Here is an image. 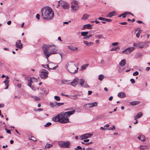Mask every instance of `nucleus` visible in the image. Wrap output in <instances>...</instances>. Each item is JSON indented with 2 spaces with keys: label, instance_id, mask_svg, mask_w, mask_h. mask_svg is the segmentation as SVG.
Wrapping results in <instances>:
<instances>
[{
  "label": "nucleus",
  "instance_id": "nucleus-21",
  "mask_svg": "<svg viewBox=\"0 0 150 150\" xmlns=\"http://www.w3.org/2000/svg\"><path fill=\"white\" fill-rule=\"evenodd\" d=\"M115 11H113L109 13L108 15L106 16V17L108 18H111L115 15Z\"/></svg>",
  "mask_w": 150,
  "mask_h": 150
},
{
  "label": "nucleus",
  "instance_id": "nucleus-45",
  "mask_svg": "<svg viewBox=\"0 0 150 150\" xmlns=\"http://www.w3.org/2000/svg\"><path fill=\"white\" fill-rule=\"evenodd\" d=\"M3 83H5V85H6V84H8V83H9V81L6 79V80L4 81Z\"/></svg>",
  "mask_w": 150,
  "mask_h": 150
},
{
  "label": "nucleus",
  "instance_id": "nucleus-33",
  "mask_svg": "<svg viewBox=\"0 0 150 150\" xmlns=\"http://www.w3.org/2000/svg\"><path fill=\"white\" fill-rule=\"evenodd\" d=\"M92 104V106L93 107L97 106L98 105V103L96 102L91 103Z\"/></svg>",
  "mask_w": 150,
  "mask_h": 150
},
{
  "label": "nucleus",
  "instance_id": "nucleus-10",
  "mask_svg": "<svg viewBox=\"0 0 150 150\" xmlns=\"http://www.w3.org/2000/svg\"><path fill=\"white\" fill-rule=\"evenodd\" d=\"M135 49L134 47H129L126 49L125 50L123 51L122 52L123 53H125L127 54H130Z\"/></svg>",
  "mask_w": 150,
  "mask_h": 150
},
{
  "label": "nucleus",
  "instance_id": "nucleus-3",
  "mask_svg": "<svg viewBox=\"0 0 150 150\" xmlns=\"http://www.w3.org/2000/svg\"><path fill=\"white\" fill-rule=\"evenodd\" d=\"M75 112V110L71 111H69L64 112H61L59 114L60 123L64 124L69 122L68 117L74 114Z\"/></svg>",
  "mask_w": 150,
  "mask_h": 150
},
{
  "label": "nucleus",
  "instance_id": "nucleus-12",
  "mask_svg": "<svg viewBox=\"0 0 150 150\" xmlns=\"http://www.w3.org/2000/svg\"><path fill=\"white\" fill-rule=\"evenodd\" d=\"M79 83V80L78 78L76 77L73 80V81L70 82V83L71 86L75 87Z\"/></svg>",
  "mask_w": 150,
  "mask_h": 150
},
{
  "label": "nucleus",
  "instance_id": "nucleus-44",
  "mask_svg": "<svg viewBox=\"0 0 150 150\" xmlns=\"http://www.w3.org/2000/svg\"><path fill=\"white\" fill-rule=\"evenodd\" d=\"M90 38H89V37L88 36V35H86V36H85V37H83V39H85L86 40H87L89 39Z\"/></svg>",
  "mask_w": 150,
  "mask_h": 150
},
{
  "label": "nucleus",
  "instance_id": "nucleus-52",
  "mask_svg": "<svg viewBox=\"0 0 150 150\" xmlns=\"http://www.w3.org/2000/svg\"><path fill=\"white\" fill-rule=\"evenodd\" d=\"M100 129L101 130H108V129L106 128H105V127H100Z\"/></svg>",
  "mask_w": 150,
  "mask_h": 150
},
{
  "label": "nucleus",
  "instance_id": "nucleus-15",
  "mask_svg": "<svg viewBox=\"0 0 150 150\" xmlns=\"http://www.w3.org/2000/svg\"><path fill=\"white\" fill-rule=\"evenodd\" d=\"M42 66L45 68H48V70H50V69L55 70L58 67V66L57 65L56 66L53 67V68H50L49 67V65L48 64H46L45 66L43 64H42Z\"/></svg>",
  "mask_w": 150,
  "mask_h": 150
},
{
  "label": "nucleus",
  "instance_id": "nucleus-43",
  "mask_svg": "<svg viewBox=\"0 0 150 150\" xmlns=\"http://www.w3.org/2000/svg\"><path fill=\"white\" fill-rule=\"evenodd\" d=\"M49 64H50V67H51V68H53V67L52 68L54 65H55V64L51 62H50L49 63Z\"/></svg>",
  "mask_w": 150,
  "mask_h": 150
},
{
  "label": "nucleus",
  "instance_id": "nucleus-47",
  "mask_svg": "<svg viewBox=\"0 0 150 150\" xmlns=\"http://www.w3.org/2000/svg\"><path fill=\"white\" fill-rule=\"evenodd\" d=\"M67 81V80H61V83L62 84H65L66 83Z\"/></svg>",
  "mask_w": 150,
  "mask_h": 150
},
{
  "label": "nucleus",
  "instance_id": "nucleus-36",
  "mask_svg": "<svg viewBox=\"0 0 150 150\" xmlns=\"http://www.w3.org/2000/svg\"><path fill=\"white\" fill-rule=\"evenodd\" d=\"M145 140V137L143 135H141V141L142 142H144Z\"/></svg>",
  "mask_w": 150,
  "mask_h": 150
},
{
  "label": "nucleus",
  "instance_id": "nucleus-46",
  "mask_svg": "<svg viewBox=\"0 0 150 150\" xmlns=\"http://www.w3.org/2000/svg\"><path fill=\"white\" fill-rule=\"evenodd\" d=\"M139 74V72L137 71H136L133 74V75L134 76H137Z\"/></svg>",
  "mask_w": 150,
  "mask_h": 150
},
{
  "label": "nucleus",
  "instance_id": "nucleus-42",
  "mask_svg": "<svg viewBox=\"0 0 150 150\" xmlns=\"http://www.w3.org/2000/svg\"><path fill=\"white\" fill-rule=\"evenodd\" d=\"M81 149L82 148L80 146H78L76 148H74V149L75 150H79V149L81 150Z\"/></svg>",
  "mask_w": 150,
  "mask_h": 150
},
{
  "label": "nucleus",
  "instance_id": "nucleus-25",
  "mask_svg": "<svg viewBox=\"0 0 150 150\" xmlns=\"http://www.w3.org/2000/svg\"><path fill=\"white\" fill-rule=\"evenodd\" d=\"M89 17V15H88L87 14H84V15L83 16V17H82L81 19L83 20H86Z\"/></svg>",
  "mask_w": 150,
  "mask_h": 150
},
{
  "label": "nucleus",
  "instance_id": "nucleus-61",
  "mask_svg": "<svg viewBox=\"0 0 150 150\" xmlns=\"http://www.w3.org/2000/svg\"><path fill=\"white\" fill-rule=\"evenodd\" d=\"M100 63L102 64H103L105 63V61L103 59H101L100 61Z\"/></svg>",
  "mask_w": 150,
  "mask_h": 150
},
{
  "label": "nucleus",
  "instance_id": "nucleus-22",
  "mask_svg": "<svg viewBox=\"0 0 150 150\" xmlns=\"http://www.w3.org/2000/svg\"><path fill=\"white\" fill-rule=\"evenodd\" d=\"M140 102L138 101H135L130 102V104L132 106H134L139 103Z\"/></svg>",
  "mask_w": 150,
  "mask_h": 150
},
{
  "label": "nucleus",
  "instance_id": "nucleus-40",
  "mask_svg": "<svg viewBox=\"0 0 150 150\" xmlns=\"http://www.w3.org/2000/svg\"><path fill=\"white\" fill-rule=\"evenodd\" d=\"M54 99L57 101H59L60 100V98L59 96H54Z\"/></svg>",
  "mask_w": 150,
  "mask_h": 150
},
{
  "label": "nucleus",
  "instance_id": "nucleus-59",
  "mask_svg": "<svg viewBox=\"0 0 150 150\" xmlns=\"http://www.w3.org/2000/svg\"><path fill=\"white\" fill-rule=\"evenodd\" d=\"M5 130H6V132L7 133L10 134H11V131L7 129H6Z\"/></svg>",
  "mask_w": 150,
  "mask_h": 150
},
{
  "label": "nucleus",
  "instance_id": "nucleus-38",
  "mask_svg": "<svg viewBox=\"0 0 150 150\" xmlns=\"http://www.w3.org/2000/svg\"><path fill=\"white\" fill-rule=\"evenodd\" d=\"M31 138H29V140H31L35 142H36L37 141V139L33 136H32L31 137Z\"/></svg>",
  "mask_w": 150,
  "mask_h": 150
},
{
  "label": "nucleus",
  "instance_id": "nucleus-20",
  "mask_svg": "<svg viewBox=\"0 0 150 150\" xmlns=\"http://www.w3.org/2000/svg\"><path fill=\"white\" fill-rule=\"evenodd\" d=\"M126 64V59H123L121 60V62L119 63V65L122 66L123 67Z\"/></svg>",
  "mask_w": 150,
  "mask_h": 150
},
{
  "label": "nucleus",
  "instance_id": "nucleus-1",
  "mask_svg": "<svg viewBox=\"0 0 150 150\" xmlns=\"http://www.w3.org/2000/svg\"><path fill=\"white\" fill-rule=\"evenodd\" d=\"M42 16L43 19L49 21L52 19L54 17V14L52 9L49 6L42 8L41 10Z\"/></svg>",
  "mask_w": 150,
  "mask_h": 150
},
{
  "label": "nucleus",
  "instance_id": "nucleus-64",
  "mask_svg": "<svg viewBox=\"0 0 150 150\" xmlns=\"http://www.w3.org/2000/svg\"><path fill=\"white\" fill-rule=\"evenodd\" d=\"M124 70V69L123 68H120L119 70V72H122Z\"/></svg>",
  "mask_w": 150,
  "mask_h": 150
},
{
  "label": "nucleus",
  "instance_id": "nucleus-8",
  "mask_svg": "<svg viewBox=\"0 0 150 150\" xmlns=\"http://www.w3.org/2000/svg\"><path fill=\"white\" fill-rule=\"evenodd\" d=\"M71 7L73 11H75L77 10L79 8L77 1L76 0L74 1L72 3Z\"/></svg>",
  "mask_w": 150,
  "mask_h": 150
},
{
  "label": "nucleus",
  "instance_id": "nucleus-56",
  "mask_svg": "<svg viewBox=\"0 0 150 150\" xmlns=\"http://www.w3.org/2000/svg\"><path fill=\"white\" fill-rule=\"evenodd\" d=\"M130 81L133 84L134 83H135L134 80L133 79H131L130 80Z\"/></svg>",
  "mask_w": 150,
  "mask_h": 150
},
{
  "label": "nucleus",
  "instance_id": "nucleus-34",
  "mask_svg": "<svg viewBox=\"0 0 150 150\" xmlns=\"http://www.w3.org/2000/svg\"><path fill=\"white\" fill-rule=\"evenodd\" d=\"M120 48V47H112L111 50V51H115L117 49H119Z\"/></svg>",
  "mask_w": 150,
  "mask_h": 150
},
{
  "label": "nucleus",
  "instance_id": "nucleus-11",
  "mask_svg": "<svg viewBox=\"0 0 150 150\" xmlns=\"http://www.w3.org/2000/svg\"><path fill=\"white\" fill-rule=\"evenodd\" d=\"M79 83L80 84L81 86L84 88L89 87V86L87 84L86 82L84 79H80L79 80Z\"/></svg>",
  "mask_w": 150,
  "mask_h": 150
},
{
  "label": "nucleus",
  "instance_id": "nucleus-35",
  "mask_svg": "<svg viewBox=\"0 0 150 150\" xmlns=\"http://www.w3.org/2000/svg\"><path fill=\"white\" fill-rule=\"evenodd\" d=\"M115 126L113 125L112 127H110L108 129V130H115Z\"/></svg>",
  "mask_w": 150,
  "mask_h": 150
},
{
  "label": "nucleus",
  "instance_id": "nucleus-2",
  "mask_svg": "<svg viewBox=\"0 0 150 150\" xmlns=\"http://www.w3.org/2000/svg\"><path fill=\"white\" fill-rule=\"evenodd\" d=\"M42 50L46 59L48 60V58L52 54L57 53V50L55 46L53 45H43Z\"/></svg>",
  "mask_w": 150,
  "mask_h": 150
},
{
  "label": "nucleus",
  "instance_id": "nucleus-39",
  "mask_svg": "<svg viewBox=\"0 0 150 150\" xmlns=\"http://www.w3.org/2000/svg\"><path fill=\"white\" fill-rule=\"evenodd\" d=\"M33 98L36 101L39 100H40V98L39 97L36 96H33Z\"/></svg>",
  "mask_w": 150,
  "mask_h": 150
},
{
  "label": "nucleus",
  "instance_id": "nucleus-60",
  "mask_svg": "<svg viewBox=\"0 0 150 150\" xmlns=\"http://www.w3.org/2000/svg\"><path fill=\"white\" fill-rule=\"evenodd\" d=\"M126 14H127V15L128 14H130L132 16H134V15L132 13H131L130 12H126Z\"/></svg>",
  "mask_w": 150,
  "mask_h": 150
},
{
  "label": "nucleus",
  "instance_id": "nucleus-27",
  "mask_svg": "<svg viewBox=\"0 0 150 150\" xmlns=\"http://www.w3.org/2000/svg\"><path fill=\"white\" fill-rule=\"evenodd\" d=\"M148 148V146L146 145H141L139 147L140 149L142 150H144L145 149H147Z\"/></svg>",
  "mask_w": 150,
  "mask_h": 150
},
{
  "label": "nucleus",
  "instance_id": "nucleus-9",
  "mask_svg": "<svg viewBox=\"0 0 150 150\" xmlns=\"http://www.w3.org/2000/svg\"><path fill=\"white\" fill-rule=\"evenodd\" d=\"M145 43L144 42H140L139 43H134L133 44V46L137 48H139L142 49L144 47Z\"/></svg>",
  "mask_w": 150,
  "mask_h": 150
},
{
  "label": "nucleus",
  "instance_id": "nucleus-50",
  "mask_svg": "<svg viewBox=\"0 0 150 150\" xmlns=\"http://www.w3.org/2000/svg\"><path fill=\"white\" fill-rule=\"evenodd\" d=\"M140 31H139V32H138L136 34V37L137 38H139V37L140 35Z\"/></svg>",
  "mask_w": 150,
  "mask_h": 150
},
{
  "label": "nucleus",
  "instance_id": "nucleus-57",
  "mask_svg": "<svg viewBox=\"0 0 150 150\" xmlns=\"http://www.w3.org/2000/svg\"><path fill=\"white\" fill-rule=\"evenodd\" d=\"M119 24L121 25H125L127 24V23L126 22H120Z\"/></svg>",
  "mask_w": 150,
  "mask_h": 150
},
{
  "label": "nucleus",
  "instance_id": "nucleus-53",
  "mask_svg": "<svg viewBox=\"0 0 150 150\" xmlns=\"http://www.w3.org/2000/svg\"><path fill=\"white\" fill-rule=\"evenodd\" d=\"M112 20L109 19H108L106 18H105V21H106L107 22H110Z\"/></svg>",
  "mask_w": 150,
  "mask_h": 150
},
{
  "label": "nucleus",
  "instance_id": "nucleus-23",
  "mask_svg": "<svg viewBox=\"0 0 150 150\" xmlns=\"http://www.w3.org/2000/svg\"><path fill=\"white\" fill-rule=\"evenodd\" d=\"M92 135V134L89 133H86L83 134V136H84L85 139L91 137Z\"/></svg>",
  "mask_w": 150,
  "mask_h": 150
},
{
  "label": "nucleus",
  "instance_id": "nucleus-48",
  "mask_svg": "<svg viewBox=\"0 0 150 150\" xmlns=\"http://www.w3.org/2000/svg\"><path fill=\"white\" fill-rule=\"evenodd\" d=\"M51 124V123L50 122H48L45 125V126L46 127H48L50 126Z\"/></svg>",
  "mask_w": 150,
  "mask_h": 150
},
{
  "label": "nucleus",
  "instance_id": "nucleus-54",
  "mask_svg": "<svg viewBox=\"0 0 150 150\" xmlns=\"http://www.w3.org/2000/svg\"><path fill=\"white\" fill-rule=\"evenodd\" d=\"M64 104V103H59L57 102V107L62 105Z\"/></svg>",
  "mask_w": 150,
  "mask_h": 150
},
{
  "label": "nucleus",
  "instance_id": "nucleus-16",
  "mask_svg": "<svg viewBox=\"0 0 150 150\" xmlns=\"http://www.w3.org/2000/svg\"><path fill=\"white\" fill-rule=\"evenodd\" d=\"M85 29H92V25L90 24L84 25L83 26V27L81 28L82 30H84Z\"/></svg>",
  "mask_w": 150,
  "mask_h": 150
},
{
  "label": "nucleus",
  "instance_id": "nucleus-49",
  "mask_svg": "<svg viewBox=\"0 0 150 150\" xmlns=\"http://www.w3.org/2000/svg\"><path fill=\"white\" fill-rule=\"evenodd\" d=\"M142 56V54L141 53H139L137 57H136L137 59L138 58H140Z\"/></svg>",
  "mask_w": 150,
  "mask_h": 150
},
{
  "label": "nucleus",
  "instance_id": "nucleus-58",
  "mask_svg": "<svg viewBox=\"0 0 150 150\" xmlns=\"http://www.w3.org/2000/svg\"><path fill=\"white\" fill-rule=\"evenodd\" d=\"M40 17V15L39 14H36V17L37 19L39 20Z\"/></svg>",
  "mask_w": 150,
  "mask_h": 150
},
{
  "label": "nucleus",
  "instance_id": "nucleus-18",
  "mask_svg": "<svg viewBox=\"0 0 150 150\" xmlns=\"http://www.w3.org/2000/svg\"><path fill=\"white\" fill-rule=\"evenodd\" d=\"M117 96L119 98H123L126 97V95L124 92H121L118 93Z\"/></svg>",
  "mask_w": 150,
  "mask_h": 150
},
{
  "label": "nucleus",
  "instance_id": "nucleus-6",
  "mask_svg": "<svg viewBox=\"0 0 150 150\" xmlns=\"http://www.w3.org/2000/svg\"><path fill=\"white\" fill-rule=\"evenodd\" d=\"M58 144L60 147L62 148H68L70 145L69 142L66 141H59L58 142Z\"/></svg>",
  "mask_w": 150,
  "mask_h": 150
},
{
  "label": "nucleus",
  "instance_id": "nucleus-19",
  "mask_svg": "<svg viewBox=\"0 0 150 150\" xmlns=\"http://www.w3.org/2000/svg\"><path fill=\"white\" fill-rule=\"evenodd\" d=\"M67 47L68 49L73 51H75L78 50L77 47H74L72 46H68Z\"/></svg>",
  "mask_w": 150,
  "mask_h": 150
},
{
  "label": "nucleus",
  "instance_id": "nucleus-37",
  "mask_svg": "<svg viewBox=\"0 0 150 150\" xmlns=\"http://www.w3.org/2000/svg\"><path fill=\"white\" fill-rule=\"evenodd\" d=\"M89 108L88 103L85 104L83 106V108L84 109H87Z\"/></svg>",
  "mask_w": 150,
  "mask_h": 150
},
{
  "label": "nucleus",
  "instance_id": "nucleus-30",
  "mask_svg": "<svg viewBox=\"0 0 150 150\" xmlns=\"http://www.w3.org/2000/svg\"><path fill=\"white\" fill-rule=\"evenodd\" d=\"M95 37L96 39H100L102 38L103 36L101 35L98 34V35H95Z\"/></svg>",
  "mask_w": 150,
  "mask_h": 150
},
{
  "label": "nucleus",
  "instance_id": "nucleus-14",
  "mask_svg": "<svg viewBox=\"0 0 150 150\" xmlns=\"http://www.w3.org/2000/svg\"><path fill=\"white\" fill-rule=\"evenodd\" d=\"M52 120L54 122H60V120L59 114L53 117Z\"/></svg>",
  "mask_w": 150,
  "mask_h": 150
},
{
  "label": "nucleus",
  "instance_id": "nucleus-51",
  "mask_svg": "<svg viewBox=\"0 0 150 150\" xmlns=\"http://www.w3.org/2000/svg\"><path fill=\"white\" fill-rule=\"evenodd\" d=\"M105 18H103L102 17H100L98 18V19L99 20L102 21H105Z\"/></svg>",
  "mask_w": 150,
  "mask_h": 150
},
{
  "label": "nucleus",
  "instance_id": "nucleus-24",
  "mask_svg": "<svg viewBox=\"0 0 150 150\" xmlns=\"http://www.w3.org/2000/svg\"><path fill=\"white\" fill-rule=\"evenodd\" d=\"M84 43L86 45L88 46H91L93 44V43L92 42H88L87 41L83 40Z\"/></svg>",
  "mask_w": 150,
  "mask_h": 150
},
{
  "label": "nucleus",
  "instance_id": "nucleus-28",
  "mask_svg": "<svg viewBox=\"0 0 150 150\" xmlns=\"http://www.w3.org/2000/svg\"><path fill=\"white\" fill-rule=\"evenodd\" d=\"M126 15L127 14L126 13V12H125L124 13L119 15L118 16V17H120L122 16L123 18H125L126 17Z\"/></svg>",
  "mask_w": 150,
  "mask_h": 150
},
{
  "label": "nucleus",
  "instance_id": "nucleus-31",
  "mask_svg": "<svg viewBox=\"0 0 150 150\" xmlns=\"http://www.w3.org/2000/svg\"><path fill=\"white\" fill-rule=\"evenodd\" d=\"M104 77V76L102 74H100L99 75L98 77V79L100 81L103 80Z\"/></svg>",
  "mask_w": 150,
  "mask_h": 150
},
{
  "label": "nucleus",
  "instance_id": "nucleus-32",
  "mask_svg": "<svg viewBox=\"0 0 150 150\" xmlns=\"http://www.w3.org/2000/svg\"><path fill=\"white\" fill-rule=\"evenodd\" d=\"M88 64H85L82 66L81 67V70H83L85 69L86 67L88 66Z\"/></svg>",
  "mask_w": 150,
  "mask_h": 150
},
{
  "label": "nucleus",
  "instance_id": "nucleus-62",
  "mask_svg": "<svg viewBox=\"0 0 150 150\" xmlns=\"http://www.w3.org/2000/svg\"><path fill=\"white\" fill-rule=\"evenodd\" d=\"M80 138L81 139V140H83V139H84V136H83V135H81L80 137Z\"/></svg>",
  "mask_w": 150,
  "mask_h": 150
},
{
  "label": "nucleus",
  "instance_id": "nucleus-55",
  "mask_svg": "<svg viewBox=\"0 0 150 150\" xmlns=\"http://www.w3.org/2000/svg\"><path fill=\"white\" fill-rule=\"evenodd\" d=\"M119 44V43L118 42H115L114 43H112V45L113 46H116L117 45Z\"/></svg>",
  "mask_w": 150,
  "mask_h": 150
},
{
  "label": "nucleus",
  "instance_id": "nucleus-29",
  "mask_svg": "<svg viewBox=\"0 0 150 150\" xmlns=\"http://www.w3.org/2000/svg\"><path fill=\"white\" fill-rule=\"evenodd\" d=\"M88 31L82 32H81V34L82 36L85 37L88 34Z\"/></svg>",
  "mask_w": 150,
  "mask_h": 150
},
{
  "label": "nucleus",
  "instance_id": "nucleus-41",
  "mask_svg": "<svg viewBox=\"0 0 150 150\" xmlns=\"http://www.w3.org/2000/svg\"><path fill=\"white\" fill-rule=\"evenodd\" d=\"M52 146V144H48L46 145L45 147L47 148H49Z\"/></svg>",
  "mask_w": 150,
  "mask_h": 150
},
{
  "label": "nucleus",
  "instance_id": "nucleus-4",
  "mask_svg": "<svg viewBox=\"0 0 150 150\" xmlns=\"http://www.w3.org/2000/svg\"><path fill=\"white\" fill-rule=\"evenodd\" d=\"M66 69L70 73L75 74L78 71V68L73 62H69L66 64Z\"/></svg>",
  "mask_w": 150,
  "mask_h": 150
},
{
  "label": "nucleus",
  "instance_id": "nucleus-26",
  "mask_svg": "<svg viewBox=\"0 0 150 150\" xmlns=\"http://www.w3.org/2000/svg\"><path fill=\"white\" fill-rule=\"evenodd\" d=\"M50 105L52 108L57 107V102H51L50 103Z\"/></svg>",
  "mask_w": 150,
  "mask_h": 150
},
{
  "label": "nucleus",
  "instance_id": "nucleus-13",
  "mask_svg": "<svg viewBox=\"0 0 150 150\" xmlns=\"http://www.w3.org/2000/svg\"><path fill=\"white\" fill-rule=\"evenodd\" d=\"M16 46L18 48L21 49L22 48L23 45L21 43V40H18L16 42Z\"/></svg>",
  "mask_w": 150,
  "mask_h": 150
},
{
  "label": "nucleus",
  "instance_id": "nucleus-17",
  "mask_svg": "<svg viewBox=\"0 0 150 150\" xmlns=\"http://www.w3.org/2000/svg\"><path fill=\"white\" fill-rule=\"evenodd\" d=\"M143 116V114L141 112H139L137 115H136L134 116V119L135 120H137L138 118H141Z\"/></svg>",
  "mask_w": 150,
  "mask_h": 150
},
{
  "label": "nucleus",
  "instance_id": "nucleus-63",
  "mask_svg": "<svg viewBox=\"0 0 150 150\" xmlns=\"http://www.w3.org/2000/svg\"><path fill=\"white\" fill-rule=\"evenodd\" d=\"M32 81V80L31 78H29L28 80V83H31Z\"/></svg>",
  "mask_w": 150,
  "mask_h": 150
},
{
  "label": "nucleus",
  "instance_id": "nucleus-5",
  "mask_svg": "<svg viewBox=\"0 0 150 150\" xmlns=\"http://www.w3.org/2000/svg\"><path fill=\"white\" fill-rule=\"evenodd\" d=\"M48 71L47 70L42 69L40 72V76L43 79H45L48 77Z\"/></svg>",
  "mask_w": 150,
  "mask_h": 150
},
{
  "label": "nucleus",
  "instance_id": "nucleus-7",
  "mask_svg": "<svg viewBox=\"0 0 150 150\" xmlns=\"http://www.w3.org/2000/svg\"><path fill=\"white\" fill-rule=\"evenodd\" d=\"M58 2L61 3V5L64 9H68L69 8V5L67 2L62 0L59 1Z\"/></svg>",
  "mask_w": 150,
  "mask_h": 150
}]
</instances>
